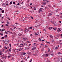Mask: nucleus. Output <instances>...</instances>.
Segmentation results:
<instances>
[{"instance_id":"1","label":"nucleus","mask_w":62,"mask_h":62,"mask_svg":"<svg viewBox=\"0 0 62 62\" xmlns=\"http://www.w3.org/2000/svg\"><path fill=\"white\" fill-rule=\"evenodd\" d=\"M43 9V8H41L40 9V10L38 11V13H40V12H42V9Z\"/></svg>"},{"instance_id":"2","label":"nucleus","mask_w":62,"mask_h":62,"mask_svg":"<svg viewBox=\"0 0 62 62\" xmlns=\"http://www.w3.org/2000/svg\"><path fill=\"white\" fill-rule=\"evenodd\" d=\"M25 30V31H24V32L25 33H26V32H28L29 30L28 29H27Z\"/></svg>"},{"instance_id":"3","label":"nucleus","mask_w":62,"mask_h":62,"mask_svg":"<svg viewBox=\"0 0 62 62\" xmlns=\"http://www.w3.org/2000/svg\"><path fill=\"white\" fill-rule=\"evenodd\" d=\"M6 41L7 43H9V41H10L9 40H8V39H7L6 41Z\"/></svg>"},{"instance_id":"4","label":"nucleus","mask_w":62,"mask_h":62,"mask_svg":"<svg viewBox=\"0 0 62 62\" xmlns=\"http://www.w3.org/2000/svg\"><path fill=\"white\" fill-rule=\"evenodd\" d=\"M2 59H6V58H7V55H5L4 56V57H2Z\"/></svg>"},{"instance_id":"5","label":"nucleus","mask_w":62,"mask_h":62,"mask_svg":"<svg viewBox=\"0 0 62 62\" xmlns=\"http://www.w3.org/2000/svg\"><path fill=\"white\" fill-rule=\"evenodd\" d=\"M24 20H25L26 21H28V17H25V18Z\"/></svg>"},{"instance_id":"6","label":"nucleus","mask_w":62,"mask_h":62,"mask_svg":"<svg viewBox=\"0 0 62 62\" xmlns=\"http://www.w3.org/2000/svg\"><path fill=\"white\" fill-rule=\"evenodd\" d=\"M49 30H51V29H53V28L52 27H49L48 28Z\"/></svg>"},{"instance_id":"7","label":"nucleus","mask_w":62,"mask_h":62,"mask_svg":"<svg viewBox=\"0 0 62 62\" xmlns=\"http://www.w3.org/2000/svg\"><path fill=\"white\" fill-rule=\"evenodd\" d=\"M2 51L0 50V55H2Z\"/></svg>"},{"instance_id":"8","label":"nucleus","mask_w":62,"mask_h":62,"mask_svg":"<svg viewBox=\"0 0 62 62\" xmlns=\"http://www.w3.org/2000/svg\"><path fill=\"white\" fill-rule=\"evenodd\" d=\"M43 1L44 2H45V3H46L47 1L46 0H43Z\"/></svg>"},{"instance_id":"9","label":"nucleus","mask_w":62,"mask_h":62,"mask_svg":"<svg viewBox=\"0 0 62 62\" xmlns=\"http://www.w3.org/2000/svg\"><path fill=\"white\" fill-rule=\"evenodd\" d=\"M57 29V28L56 27H54L53 28L54 30H56V29Z\"/></svg>"},{"instance_id":"10","label":"nucleus","mask_w":62,"mask_h":62,"mask_svg":"<svg viewBox=\"0 0 62 62\" xmlns=\"http://www.w3.org/2000/svg\"><path fill=\"white\" fill-rule=\"evenodd\" d=\"M52 15V14L51 13H49L48 16H51Z\"/></svg>"},{"instance_id":"11","label":"nucleus","mask_w":62,"mask_h":62,"mask_svg":"<svg viewBox=\"0 0 62 62\" xmlns=\"http://www.w3.org/2000/svg\"><path fill=\"white\" fill-rule=\"evenodd\" d=\"M42 4H43V5H44H44H46V3H42Z\"/></svg>"},{"instance_id":"12","label":"nucleus","mask_w":62,"mask_h":62,"mask_svg":"<svg viewBox=\"0 0 62 62\" xmlns=\"http://www.w3.org/2000/svg\"><path fill=\"white\" fill-rule=\"evenodd\" d=\"M36 49V47H34L32 49V50H35V49Z\"/></svg>"},{"instance_id":"13","label":"nucleus","mask_w":62,"mask_h":62,"mask_svg":"<svg viewBox=\"0 0 62 62\" xmlns=\"http://www.w3.org/2000/svg\"><path fill=\"white\" fill-rule=\"evenodd\" d=\"M18 35L19 36H22V34H21V33H19L18 34Z\"/></svg>"},{"instance_id":"14","label":"nucleus","mask_w":62,"mask_h":62,"mask_svg":"<svg viewBox=\"0 0 62 62\" xmlns=\"http://www.w3.org/2000/svg\"><path fill=\"white\" fill-rule=\"evenodd\" d=\"M58 48L57 47H56L55 48V50H57V49H58Z\"/></svg>"},{"instance_id":"15","label":"nucleus","mask_w":62,"mask_h":62,"mask_svg":"<svg viewBox=\"0 0 62 62\" xmlns=\"http://www.w3.org/2000/svg\"><path fill=\"white\" fill-rule=\"evenodd\" d=\"M22 49L21 48H20L18 49V51H21V50H22Z\"/></svg>"},{"instance_id":"16","label":"nucleus","mask_w":62,"mask_h":62,"mask_svg":"<svg viewBox=\"0 0 62 62\" xmlns=\"http://www.w3.org/2000/svg\"><path fill=\"white\" fill-rule=\"evenodd\" d=\"M51 55L52 56H53V55H54V54H51Z\"/></svg>"},{"instance_id":"17","label":"nucleus","mask_w":62,"mask_h":62,"mask_svg":"<svg viewBox=\"0 0 62 62\" xmlns=\"http://www.w3.org/2000/svg\"><path fill=\"white\" fill-rule=\"evenodd\" d=\"M62 54V53H61V52H59L58 53V54Z\"/></svg>"},{"instance_id":"18","label":"nucleus","mask_w":62,"mask_h":62,"mask_svg":"<svg viewBox=\"0 0 62 62\" xmlns=\"http://www.w3.org/2000/svg\"><path fill=\"white\" fill-rule=\"evenodd\" d=\"M21 18V21H24V19L23 20V19H22V18Z\"/></svg>"},{"instance_id":"19","label":"nucleus","mask_w":62,"mask_h":62,"mask_svg":"<svg viewBox=\"0 0 62 62\" xmlns=\"http://www.w3.org/2000/svg\"><path fill=\"white\" fill-rule=\"evenodd\" d=\"M60 36V34H59L57 35V37H59Z\"/></svg>"},{"instance_id":"20","label":"nucleus","mask_w":62,"mask_h":62,"mask_svg":"<svg viewBox=\"0 0 62 62\" xmlns=\"http://www.w3.org/2000/svg\"><path fill=\"white\" fill-rule=\"evenodd\" d=\"M49 36L51 38H53V36H52V35H50Z\"/></svg>"},{"instance_id":"21","label":"nucleus","mask_w":62,"mask_h":62,"mask_svg":"<svg viewBox=\"0 0 62 62\" xmlns=\"http://www.w3.org/2000/svg\"><path fill=\"white\" fill-rule=\"evenodd\" d=\"M29 29H32V27H29Z\"/></svg>"},{"instance_id":"22","label":"nucleus","mask_w":62,"mask_h":62,"mask_svg":"<svg viewBox=\"0 0 62 62\" xmlns=\"http://www.w3.org/2000/svg\"><path fill=\"white\" fill-rule=\"evenodd\" d=\"M7 24H10V23H9L8 22V21H7Z\"/></svg>"},{"instance_id":"23","label":"nucleus","mask_w":62,"mask_h":62,"mask_svg":"<svg viewBox=\"0 0 62 62\" xmlns=\"http://www.w3.org/2000/svg\"><path fill=\"white\" fill-rule=\"evenodd\" d=\"M23 39L24 40H26V38H23Z\"/></svg>"},{"instance_id":"24","label":"nucleus","mask_w":62,"mask_h":62,"mask_svg":"<svg viewBox=\"0 0 62 62\" xmlns=\"http://www.w3.org/2000/svg\"><path fill=\"white\" fill-rule=\"evenodd\" d=\"M38 22V20H36L35 22V23H37V22Z\"/></svg>"},{"instance_id":"25","label":"nucleus","mask_w":62,"mask_h":62,"mask_svg":"<svg viewBox=\"0 0 62 62\" xmlns=\"http://www.w3.org/2000/svg\"><path fill=\"white\" fill-rule=\"evenodd\" d=\"M6 53H8V50H7L6 51Z\"/></svg>"},{"instance_id":"26","label":"nucleus","mask_w":62,"mask_h":62,"mask_svg":"<svg viewBox=\"0 0 62 62\" xmlns=\"http://www.w3.org/2000/svg\"><path fill=\"white\" fill-rule=\"evenodd\" d=\"M4 37H5L6 38H7V35H5L4 36Z\"/></svg>"},{"instance_id":"27","label":"nucleus","mask_w":62,"mask_h":62,"mask_svg":"<svg viewBox=\"0 0 62 62\" xmlns=\"http://www.w3.org/2000/svg\"><path fill=\"white\" fill-rule=\"evenodd\" d=\"M58 30H59V31H61V30H60V29L59 28H58Z\"/></svg>"},{"instance_id":"28","label":"nucleus","mask_w":62,"mask_h":62,"mask_svg":"<svg viewBox=\"0 0 62 62\" xmlns=\"http://www.w3.org/2000/svg\"><path fill=\"white\" fill-rule=\"evenodd\" d=\"M31 52H29L28 53V54H31Z\"/></svg>"},{"instance_id":"29","label":"nucleus","mask_w":62,"mask_h":62,"mask_svg":"<svg viewBox=\"0 0 62 62\" xmlns=\"http://www.w3.org/2000/svg\"><path fill=\"white\" fill-rule=\"evenodd\" d=\"M25 54H26V53H23V55H25Z\"/></svg>"},{"instance_id":"30","label":"nucleus","mask_w":62,"mask_h":62,"mask_svg":"<svg viewBox=\"0 0 62 62\" xmlns=\"http://www.w3.org/2000/svg\"><path fill=\"white\" fill-rule=\"evenodd\" d=\"M39 40L40 41H41V39L39 38Z\"/></svg>"},{"instance_id":"31","label":"nucleus","mask_w":62,"mask_h":62,"mask_svg":"<svg viewBox=\"0 0 62 62\" xmlns=\"http://www.w3.org/2000/svg\"><path fill=\"white\" fill-rule=\"evenodd\" d=\"M9 45H10V47H11V44H10Z\"/></svg>"},{"instance_id":"32","label":"nucleus","mask_w":62,"mask_h":62,"mask_svg":"<svg viewBox=\"0 0 62 62\" xmlns=\"http://www.w3.org/2000/svg\"><path fill=\"white\" fill-rule=\"evenodd\" d=\"M7 19H8V20H10V18H8V17L7 18Z\"/></svg>"},{"instance_id":"33","label":"nucleus","mask_w":62,"mask_h":62,"mask_svg":"<svg viewBox=\"0 0 62 62\" xmlns=\"http://www.w3.org/2000/svg\"><path fill=\"white\" fill-rule=\"evenodd\" d=\"M46 42V43H49V44H50V42H47V41Z\"/></svg>"},{"instance_id":"34","label":"nucleus","mask_w":62,"mask_h":62,"mask_svg":"<svg viewBox=\"0 0 62 62\" xmlns=\"http://www.w3.org/2000/svg\"><path fill=\"white\" fill-rule=\"evenodd\" d=\"M2 5V6H4V5H5V4L4 3H3Z\"/></svg>"},{"instance_id":"35","label":"nucleus","mask_w":62,"mask_h":62,"mask_svg":"<svg viewBox=\"0 0 62 62\" xmlns=\"http://www.w3.org/2000/svg\"><path fill=\"white\" fill-rule=\"evenodd\" d=\"M13 4L14 5H15V2H13Z\"/></svg>"},{"instance_id":"36","label":"nucleus","mask_w":62,"mask_h":62,"mask_svg":"<svg viewBox=\"0 0 62 62\" xmlns=\"http://www.w3.org/2000/svg\"><path fill=\"white\" fill-rule=\"evenodd\" d=\"M20 45H21L22 46H23V44H22L21 43L20 44Z\"/></svg>"},{"instance_id":"37","label":"nucleus","mask_w":62,"mask_h":62,"mask_svg":"<svg viewBox=\"0 0 62 62\" xmlns=\"http://www.w3.org/2000/svg\"><path fill=\"white\" fill-rule=\"evenodd\" d=\"M35 35H38V34H37V33H35ZM39 35V36H40V35Z\"/></svg>"},{"instance_id":"38","label":"nucleus","mask_w":62,"mask_h":62,"mask_svg":"<svg viewBox=\"0 0 62 62\" xmlns=\"http://www.w3.org/2000/svg\"><path fill=\"white\" fill-rule=\"evenodd\" d=\"M2 13H3V12H4V10H2Z\"/></svg>"},{"instance_id":"39","label":"nucleus","mask_w":62,"mask_h":62,"mask_svg":"<svg viewBox=\"0 0 62 62\" xmlns=\"http://www.w3.org/2000/svg\"><path fill=\"white\" fill-rule=\"evenodd\" d=\"M32 62V59L30 60V62Z\"/></svg>"},{"instance_id":"40","label":"nucleus","mask_w":62,"mask_h":62,"mask_svg":"<svg viewBox=\"0 0 62 62\" xmlns=\"http://www.w3.org/2000/svg\"><path fill=\"white\" fill-rule=\"evenodd\" d=\"M12 1H11V2H10V4H12Z\"/></svg>"},{"instance_id":"41","label":"nucleus","mask_w":62,"mask_h":62,"mask_svg":"<svg viewBox=\"0 0 62 62\" xmlns=\"http://www.w3.org/2000/svg\"><path fill=\"white\" fill-rule=\"evenodd\" d=\"M34 8H35L34 9V10H36V8L35 7Z\"/></svg>"},{"instance_id":"42","label":"nucleus","mask_w":62,"mask_h":62,"mask_svg":"<svg viewBox=\"0 0 62 62\" xmlns=\"http://www.w3.org/2000/svg\"><path fill=\"white\" fill-rule=\"evenodd\" d=\"M51 23H53V24H54V23L53 22H51Z\"/></svg>"},{"instance_id":"43","label":"nucleus","mask_w":62,"mask_h":62,"mask_svg":"<svg viewBox=\"0 0 62 62\" xmlns=\"http://www.w3.org/2000/svg\"><path fill=\"white\" fill-rule=\"evenodd\" d=\"M31 18H32V19H33V17H32V16L31 17Z\"/></svg>"},{"instance_id":"44","label":"nucleus","mask_w":62,"mask_h":62,"mask_svg":"<svg viewBox=\"0 0 62 62\" xmlns=\"http://www.w3.org/2000/svg\"><path fill=\"white\" fill-rule=\"evenodd\" d=\"M6 26H8V25L7 24H6Z\"/></svg>"},{"instance_id":"45","label":"nucleus","mask_w":62,"mask_h":62,"mask_svg":"<svg viewBox=\"0 0 62 62\" xmlns=\"http://www.w3.org/2000/svg\"><path fill=\"white\" fill-rule=\"evenodd\" d=\"M46 56H48V55L47 54H46Z\"/></svg>"},{"instance_id":"46","label":"nucleus","mask_w":62,"mask_h":62,"mask_svg":"<svg viewBox=\"0 0 62 62\" xmlns=\"http://www.w3.org/2000/svg\"><path fill=\"white\" fill-rule=\"evenodd\" d=\"M29 57H30V56H28L27 57L28 58H29Z\"/></svg>"},{"instance_id":"47","label":"nucleus","mask_w":62,"mask_h":62,"mask_svg":"<svg viewBox=\"0 0 62 62\" xmlns=\"http://www.w3.org/2000/svg\"><path fill=\"white\" fill-rule=\"evenodd\" d=\"M1 36H3V35H4V34H1Z\"/></svg>"},{"instance_id":"48","label":"nucleus","mask_w":62,"mask_h":62,"mask_svg":"<svg viewBox=\"0 0 62 62\" xmlns=\"http://www.w3.org/2000/svg\"><path fill=\"white\" fill-rule=\"evenodd\" d=\"M56 16H57V17L58 16H59V15L58 14Z\"/></svg>"},{"instance_id":"49","label":"nucleus","mask_w":62,"mask_h":62,"mask_svg":"<svg viewBox=\"0 0 62 62\" xmlns=\"http://www.w3.org/2000/svg\"><path fill=\"white\" fill-rule=\"evenodd\" d=\"M48 52H49V51H50V49L48 48Z\"/></svg>"},{"instance_id":"50","label":"nucleus","mask_w":62,"mask_h":62,"mask_svg":"<svg viewBox=\"0 0 62 62\" xmlns=\"http://www.w3.org/2000/svg\"><path fill=\"white\" fill-rule=\"evenodd\" d=\"M30 6H32V3H31L30 4Z\"/></svg>"},{"instance_id":"51","label":"nucleus","mask_w":62,"mask_h":62,"mask_svg":"<svg viewBox=\"0 0 62 62\" xmlns=\"http://www.w3.org/2000/svg\"><path fill=\"white\" fill-rule=\"evenodd\" d=\"M2 39H4V37H2Z\"/></svg>"},{"instance_id":"52","label":"nucleus","mask_w":62,"mask_h":62,"mask_svg":"<svg viewBox=\"0 0 62 62\" xmlns=\"http://www.w3.org/2000/svg\"><path fill=\"white\" fill-rule=\"evenodd\" d=\"M47 3H49V1H48L47 0Z\"/></svg>"},{"instance_id":"53","label":"nucleus","mask_w":62,"mask_h":62,"mask_svg":"<svg viewBox=\"0 0 62 62\" xmlns=\"http://www.w3.org/2000/svg\"><path fill=\"white\" fill-rule=\"evenodd\" d=\"M61 16H62V13H61Z\"/></svg>"},{"instance_id":"54","label":"nucleus","mask_w":62,"mask_h":62,"mask_svg":"<svg viewBox=\"0 0 62 62\" xmlns=\"http://www.w3.org/2000/svg\"><path fill=\"white\" fill-rule=\"evenodd\" d=\"M59 22L60 23H61V21H59Z\"/></svg>"},{"instance_id":"55","label":"nucleus","mask_w":62,"mask_h":62,"mask_svg":"<svg viewBox=\"0 0 62 62\" xmlns=\"http://www.w3.org/2000/svg\"><path fill=\"white\" fill-rule=\"evenodd\" d=\"M0 10H2V9L1 8H0Z\"/></svg>"},{"instance_id":"56","label":"nucleus","mask_w":62,"mask_h":62,"mask_svg":"<svg viewBox=\"0 0 62 62\" xmlns=\"http://www.w3.org/2000/svg\"><path fill=\"white\" fill-rule=\"evenodd\" d=\"M12 60H13V57L12 58Z\"/></svg>"},{"instance_id":"57","label":"nucleus","mask_w":62,"mask_h":62,"mask_svg":"<svg viewBox=\"0 0 62 62\" xmlns=\"http://www.w3.org/2000/svg\"><path fill=\"white\" fill-rule=\"evenodd\" d=\"M44 30L45 31V32H46V30H45V29H44Z\"/></svg>"},{"instance_id":"58","label":"nucleus","mask_w":62,"mask_h":62,"mask_svg":"<svg viewBox=\"0 0 62 62\" xmlns=\"http://www.w3.org/2000/svg\"><path fill=\"white\" fill-rule=\"evenodd\" d=\"M2 47L1 46V45H0V48H2Z\"/></svg>"},{"instance_id":"59","label":"nucleus","mask_w":62,"mask_h":62,"mask_svg":"<svg viewBox=\"0 0 62 62\" xmlns=\"http://www.w3.org/2000/svg\"><path fill=\"white\" fill-rule=\"evenodd\" d=\"M16 28V27H14V29H15Z\"/></svg>"},{"instance_id":"60","label":"nucleus","mask_w":62,"mask_h":62,"mask_svg":"<svg viewBox=\"0 0 62 62\" xmlns=\"http://www.w3.org/2000/svg\"><path fill=\"white\" fill-rule=\"evenodd\" d=\"M48 7H51V6H50V5H49V6H48Z\"/></svg>"},{"instance_id":"61","label":"nucleus","mask_w":62,"mask_h":62,"mask_svg":"<svg viewBox=\"0 0 62 62\" xmlns=\"http://www.w3.org/2000/svg\"><path fill=\"white\" fill-rule=\"evenodd\" d=\"M20 5V4H19V3H18V4H17V5Z\"/></svg>"},{"instance_id":"62","label":"nucleus","mask_w":62,"mask_h":62,"mask_svg":"<svg viewBox=\"0 0 62 62\" xmlns=\"http://www.w3.org/2000/svg\"><path fill=\"white\" fill-rule=\"evenodd\" d=\"M7 32H8V33H9V31H7Z\"/></svg>"},{"instance_id":"63","label":"nucleus","mask_w":62,"mask_h":62,"mask_svg":"<svg viewBox=\"0 0 62 62\" xmlns=\"http://www.w3.org/2000/svg\"><path fill=\"white\" fill-rule=\"evenodd\" d=\"M48 61V62H50V61H49V60Z\"/></svg>"},{"instance_id":"64","label":"nucleus","mask_w":62,"mask_h":62,"mask_svg":"<svg viewBox=\"0 0 62 62\" xmlns=\"http://www.w3.org/2000/svg\"><path fill=\"white\" fill-rule=\"evenodd\" d=\"M5 49H7V47H5Z\"/></svg>"}]
</instances>
